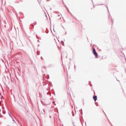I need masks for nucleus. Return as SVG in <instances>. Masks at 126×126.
<instances>
[{"label": "nucleus", "mask_w": 126, "mask_h": 126, "mask_svg": "<svg viewBox=\"0 0 126 126\" xmlns=\"http://www.w3.org/2000/svg\"><path fill=\"white\" fill-rule=\"evenodd\" d=\"M93 54H94V56L96 58H98V54H97V52H96L95 48H93Z\"/></svg>", "instance_id": "nucleus-1"}, {"label": "nucleus", "mask_w": 126, "mask_h": 126, "mask_svg": "<svg viewBox=\"0 0 126 126\" xmlns=\"http://www.w3.org/2000/svg\"><path fill=\"white\" fill-rule=\"evenodd\" d=\"M93 99L94 100V101L96 102V100H97V96L94 95L93 96Z\"/></svg>", "instance_id": "nucleus-2"}, {"label": "nucleus", "mask_w": 126, "mask_h": 126, "mask_svg": "<svg viewBox=\"0 0 126 126\" xmlns=\"http://www.w3.org/2000/svg\"><path fill=\"white\" fill-rule=\"evenodd\" d=\"M49 0H47V1H49Z\"/></svg>", "instance_id": "nucleus-3"}, {"label": "nucleus", "mask_w": 126, "mask_h": 126, "mask_svg": "<svg viewBox=\"0 0 126 126\" xmlns=\"http://www.w3.org/2000/svg\"><path fill=\"white\" fill-rule=\"evenodd\" d=\"M1 95V94L0 93V95Z\"/></svg>", "instance_id": "nucleus-4"}]
</instances>
